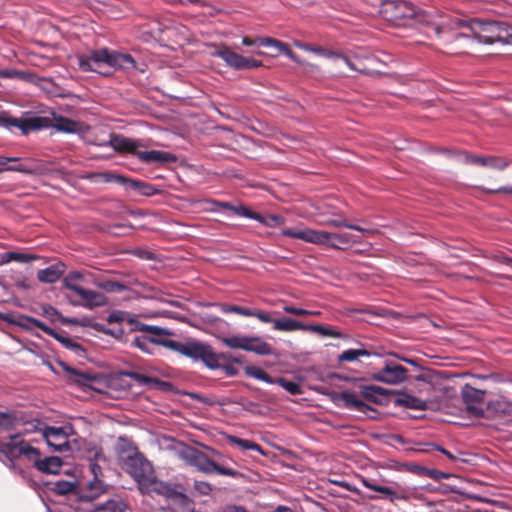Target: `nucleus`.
<instances>
[{
  "mask_svg": "<svg viewBox=\"0 0 512 512\" xmlns=\"http://www.w3.org/2000/svg\"><path fill=\"white\" fill-rule=\"evenodd\" d=\"M179 455L188 465L195 467L205 474H218L232 478L243 476L237 469L228 465L217 464L216 461L209 458L204 452L192 446H184L180 450Z\"/></svg>",
  "mask_w": 512,
  "mask_h": 512,
  "instance_id": "423d86ee",
  "label": "nucleus"
},
{
  "mask_svg": "<svg viewBox=\"0 0 512 512\" xmlns=\"http://www.w3.org/2000/svg\"><path fill=\"white\" fill-rule=\"evenodd\" d=\"M42 314L45 317H48L52 320L59 317L60 315L59 311L49 304H45L42 306Z\"/></svg>",
  "mask_w": 512,
  "mask_h": 512,
  "instance_id": "338daca9",
  "label": "nucleus"
},
{
  "mask_svg": "<svg viewBox=\"0 0 512 512\" xmlns=\"http://www.w3.org/2000/svg\"><path fill=\"white\" fill-rule=\"evenodd\" d=\"M485 390L472 387L465 384L461 389V397L465 403L467 410L474 416L480 417L484 415L482 404L484 402Z\"/></svg>",
  "mask_w": 512,
  "mask_h": 512,
  "instance_id": "4468645a",
  "label": "nucleus"
},
{
  "mask_svg": "<svg viewBox=\"0 0 512 512\" xmlns=\"http://www.w3.org/2000/svg\"><path fill=\"white\" fill-rule=\"evenodd\" d=\"M64 370L73 378L74 381L80 384H85L86 382L95 381L96 377L89 373H84L77 371L74 368H71L65 364H62Z\"/></svg>",
  "mask_w": 512,
  "mask_h": 512,
  "instance_id": "864d4df0",
  "label": "nucleus"
},
{
  "mask_svg": "<svg viewBox=\"0 0 512 512\" xmlns=\"http://www.w3.org/2000/svg\"><path fill=\"white\" fill-rule=\"evenodd\" d=\"M119 375L133 379L139 386H148L152 382V377L135 372L133 370H120Z\"/></svg>",
  "mask_w": 512,
  "mask_h": 512,
  "instance_id": "603ef678",
  "label": "nucleus"
},
{
  "mask_svg": "<svg viewBox=\"0 0 512 512\" xmlns=\"http://www.w3.org/2000/svg\"><path fill=\"white\" fill-rule=\"evenodd\" d=\"M371 355L373 353L366 349H348L339 354L337 359L339 362H353L360 356L370 357Z\"/></svg>",
  "mask_w": 512,
  "mask_h": 512,
  "instance_id": "49530a36",
  "label": "nucleus"
},
{
  "mask_svg": "<svg viewBox=\"0 0 512 512\" xmlns=\"http://www.w3.org/2000/svg\"><path fill=\"white\" fill-rule=\"evenodd\" d=\"M111 180L125 186L126 190L135 191L139 195L151 197L161 193V189L147 182L129 179L122 175H112Z\"/></svg>",
  "mask_w": 512,
  "mask_h": 512,
  "instance_id": "dca6fc26",
  "label": "nucleus"
},
{
  "mask_svg": "<svg viewBox=\"0 0 512 512\" xmlns=\"http://www.w3.org/2000/svg\"><path fill=\"white\" fill-rule=\"evenodd\" d=\"M131 347H136L146 354H153L151 340L148 333L144 335H128L125 340Z\"/></svg>",
  "mask_w": 512,
  "mask_h": 512,
  "instance_id": "c756f323",
  "label": "nucleus"
},
{
  "mask_svg": "<svg viewBox=\"0 0 512 512\" xmlns=\"http://www.w3.org/2000/svg\"><path fill=\"white\" fill-rule=\"evenodd\" d=\"M108 485L105 484L102 479L96 478L88 481L87 489L88 495L86 496L89 499H94L106 492Z\"/></svg>",
  "mask_w": 512,
  "mask_h": 512,
  "instance_id": "a18cd8bd",
  "label": "nucleus"
},
{
  "mask_svg": "<svg viewBox=\"0 0 512 512\" xmlns=\"http://www.w3.org/2000/svg\"><path fill=\"white\" fill-rule=\"evenodd\" d=\"M360 482L367 489L380 493V495H368L367 498L370 500H386L391 503L395 501H407L414 490L410 487H404L398 484H396L395 487L383 486L377 484L374 479L365 477H361Z\"/></svg>",
  "mask_w": 512,
  "mask_h": 512,
  "instance_id": "0eeeda50",
  "label": "nucleus"
},
{
  "mask_svg": "<svg viewBox=\"0 0 512 512\" xmlns=\"http://www.w3.org/2000/svg\"><path fill=\"white\" fill-rule=\"evenodd\" d=\"M129 324L131 325V331H140L149 334L153 350H155L156 345L161 346V342H165L167 336L172 334L171 331L162 327L147 325L138 321L129 320Z\"/></svg>",
  "mask_w": 512,
  "mask_h": 512,
  "instance_id": "f3484780",
  "label": "nucleus"
},
{
  "mask_svg": "<svg viewBox=\"0 0 512 512\" xmlns=\"http://www.w3.org/2000/svg\"><path fill=\"white\" fill-rule=\"evenodd\" d=\"M324 224L333 226V227H345L351 230H355L358 232L363 233L364 236L370 234L372 231L369 229H366L360 225L351 224L349 223L345 218H343L341 215H334V217L327 219Z\"/></svg>",
  "mask_w": 512,
  "mask_h": 512,
  "instance_id": "72a5a7b5",
  "label": "nucleus"
},
{
  "mask_svg": "<svg viewBox=\"0 0 512 512\" xmlns=\"http://www.w3.org/2000/svg\"><path fill=\"white\" fill-rule=\"evenodd\" d=\"M282 236L299 239L307 243L316 245H328L331 248L339 249V243L349 245L359 241L349 233H331L327 231L304 228L300 230L286 228L281 231Z\"/></svg>",
  "mask_w": 512,
  "mask_h": 512,
  "instance_id": "20e7f679",
  "label": "nucleus"
},
{
  "mask_svg": "<svg viewBox=\"0 0 512 512\" xmlns=\"http://www.w3.org/2000/svg\"><path fill=\"white\" fill-rule=\"evenodd\" d=\"M195 489L202 495H208L212 491V486L205 481H195Z\"/></svg>",
  "mask_w": 512,
  "mask_h": 512,
  "instance_id": "774afa93",
  "label": "nucleus"
},
{
  "mask_svg": "<svg viewBox=\"0 0 512 512\" xmlns=\"http://www.w3.org/2000/svg\"><path fill=\"white\" fill-rule=\"evenodd\" d=\"M263 44L265 45V47L276 48L279 51V53L285 55L295 63H301L300 58L289 48V46L286 43L273 38L264 40Z\"/></svg>",
  "mask_w": 512,
  "mask_h": 512,
  "instance_id": "4c0bfd02",
  "label": "nucleus"
},
{
  "mask_svg": "<svg viewBox=\"0 0 512 512\" xmlns=\"http://www.w3.org/2000/svg\"><path fill=\"white\" fill-rule=\"evenodd\" d=\"M109 145L118 152H126L136 155L137 158L146 164H164L176 161L175 155L167 151L149 150L139 151L142 146L140 141L124 137L122 135H114L109 140Z\"/></svg>",
  "mask_w": 512,
  "mask_h": 512,
  "instance_id": "39448f33",
  "label": "nucleus"
},
{
  "mask_svg": "<svg viewBox=\"0 0 512 512\" xmlns=\"http://www.w3.org/2000/svg\"><path fill=\"white\" fill-rule=\"evenodd\" d=\"M455 157L462 163L471 164L482 167H489L496 170H504L509 162L501 157L496 156H477L467 152H457Z\"/></svg>",
  "mask_w": 512,
  "mask_h": 512,
  "instance_id": "2eb2a0df",
  "label": "nucleus"
},
{
  "mask_svg": "<svg viewBox=\"0 0 512 512\" xmlns=\"http://www.w3.org/2000/svg\"><path fill=\"white\" fill-rule=\"evenodd\" d=\"M52 127L59 132L68 134H75L79 132V124L76 121L62 116L56 118V123L53 124Z\"/></svg>",
  "mask_w": 512,
  "mask_h": 512,
  "instance_id": "ea45409f",
  "label": "nucleus"
},
{
  "mask_svg": "<svg viewBox=\"0 0 512 512\" xmlns=\"http://www.w3.org/2000/svg\"><path fill=\"white\" fill-rule=\"evenodd\" d=\"M226 439L230 444H235V445L239 446L244 451L245 450H253V451H257L260 454H264L261 446L253 441H250L247 439H242V438H239L234 435H227Z\"/></svg>",
  "mask_w": 512,
  "mask_h": 512,
  "instance_id": "37998d69",
  "label": "nucleus"
},
{
  "mask_svg": "<svg viewBox=\"0 0 512 512\" xmlns=\"http://www.w3.org/2000/svg\"><path fill=\"white\" fill-rule=\"evenodd\" d=\"M74 489H75V483L71 482V481H66V480L56 481L54 483V488H53V490L60 495L68 494V493L74 491Z\"/></svg>",
  "mask_w": 512,
  "mask_h": 512,
  "instance_id": "4d7b16f0",
  "label": "nucleus"
},
{
  "mask_svg": "<svg viewBox=\"0 0 512 512\" xmlns=\"http://www.w3.org/2000/svg\"><path fill=\"white\" fill-rule=\"evenodd\" d=\"M232 313L239 314L246 317H256L263 323H270L271 321V312L264 310H252L247 307H242L238 305H233Z\"/></svg>",
  "mask_w": 512,
  "mask_h": 512,
  "instance_id": "473e14b6",
  "label": "nucleus"
},
{
  "mask_svg": "<svg viewBox=\"0 0 512 512\" xmlns=\"http://www.w3.org/2000/svg\"><path fill=\"white\" fill-rule=\"evenodd\" d=\"M73 431L71 426H47L43 431L48 446L55 451L65 452L70 450L69 433Z\"/></svg>",
  "mask_w": 512,
  "mask_h": 512,
  "instance_id": "f8f14e48",
  "label": "nucleus"
},
{
  "mask_svg": "<svg viewBox=\"0 0 512 512\" xmlns=\"http://www.w3.org/2000/svg\"><path fill=\"white\" fill-rule=\"evenodd\" d=\"M245 340H246V336L233 335V336L222 338V343L232 349L244 350Z\"/></svg>",
  "mask_w": 512,
  "mask_h": 512,
  "instance_id": "6e6d98bb",
  "label": "nucleus"
},
{
  "mask_svg": "<svg viewBox=\"0 0 512 512\" xmlns=\"http://www.w3.org/2000/svg\"><path fill=\"white\" fill-rule=\"evenodd\" d=\"M423 476H427L434 480L448 479L449 475L437 469H429L424 467Z\"/></svg>",
  "mask_w": 512,
  "mask_h": 512,
  "instance_id": "e2e57ef3",
  "label": "nucleus"
},
{
  "mask_svg": "<svg viewBox=\"0 0 512 512\" xmlns=\"http://www.w3.org/2000/svg\"><path fill=\"white\" fill-rule=\"evenodd\" d=\"M274 384L279 385L284 390L289 392L291 395H300L302 393V388L300 384L293 380H288L284 377H278L275 379Z\"/></svg>",
  "mask_w": 512,
  "mask_h": 512,
  "instance_id": "3c124183",
  "label": "nucleus"
},
{
  "mask_svg": "<svg viewBox=\"0 0 512 512\" xmlns=\"http://www.w3.org/2000/svg\"><path fill=\"white\" fill-rule=\"evenodd\" d=\"M295 45L296 47L304 50V51H308V52H312L314 54H317L319 56H322V57H325V58H328V59H333L334 56H336V52L335 51H332V50H327L325 48H322L320 46H313V45H310V44H303V43H300V42H295Z\"/></svg>",
  "mask_w": 512,
  "mask_h": 512,
  "instance_id": "8fccbe9b",
  "label": "nucleus"
},
{
  "mask_svg": "<svg viewBox=\"0 0 512 512\" xmlns=\"http://www.w3.org/2000/svg\"><path fill=\"white\" fill-rule=\"evenodd\" d=\"M381 16L395 26H412L426 23L427 15L420 8L405 0H386L380 8Z\"/></svg>",
  "mask_w": 512,
  "mask_h": 512,
  "instance_id": "7ed1b4c3",
  "label": "nucleus"
},
{
  "mask_svg": "<svg viewBox=\"0 0 512 512\" xmlns=\"http://www.w3.org/2000/svg\"><path fill=\"white\" fill-rule=\"evenodd\" d=\"M38 259L37 255L25 252H17V251H8L4 253H0V264L5 265L12 261L18 263H29Z\"/></svg>",
  "mask_w": 512,
  "mask_h": 512,
  "instance_id": "c85d7f7f",
  "label": "nucleus"
},
{
  "mask_svg": "<svg viewBox=\"0 0 512 512\" xmlns=\"http://www.w3.org/2000/svg\"><path fill=\"white\" fill-rule=\"evenodd\" d=\"M245 374L251 378L263 381L267 384H274L275 379L272 378L266 371L257 366H247Z\"/></svg>",
  "mask_w": 512,
  "mask_h": 512,
  "instance_id": "de8ad7c7",
  "label": "nucleus"
},
{
  "mask_svg": "<svg viewBox=\"0 0 512 512\" xmlns=\"http://www.w3.org/2000/svg\"><path fill=\"white\" fill-rule=\"evenodd\" d=\"M263 44L265 45V47L276 48L279 51V53L285 55L295 63H301L300 58L289 48V46L286 43L273 38L264 40Z\"/></svg>",
  "mask_w": 512,
  "mask_h": 512,
  "instance_id": "c9c22d12",
  "label": "nucleus"
},
{
  "mask_svg": "<svg viewBox=\"0 0 512 512\" xmlns=\"http://www.w3.org/2000/svg\"><path fill=\"white\" fill-rule=\"evenodd\" d=\"M333 59L342 60L346 64V66L352 71H355V72H358L361 74L370 75V76L375 74L374 71L366 69L358 59H352V58L344 55L343 53L336 52V56H334Z\"/></svg>",
  "mask_w": 512,
  "mask_h": 512,
  "instance_id": "f704fd0d",
  "label": "nucleus"
},
{
  "mask_svg": "<svg viewBox=\"0 0 512 512\" xmlns=\"http://www.w3.org/2000/svg\"><path fill=\"white\" fill-rule=\"evenodd\" d=\"M144 490L148 493L154 492L158 495L164 496L165 498L180 505H184L188 500L182 485L160 481L156 479L155 476L151 481H149V484Z\"/></svg>",
  "mask_w": 512,
  "mask_h": 512,
  "instance_id": "9d476101",
  "label": "nucleus"
},
{
  "mask_svg": "<svg viewBox=\"0 0 512 512\" xmlns=\"http://www.w3.org/2000/svg\"><path fill=\"white\" fill-rule=\"evenodd\" d=\"M66 265L59 261L50 265L45 269L37 272V279L42 283L53 284L56 283L65 273Z\"/></svg>",
  "mask_w": 512,
  "mask_h": 512,
  "instance_id": "aec40b11",
  "label": "nucleus"
},
{
  "mask_svg": "<svg viewBox=\"0 0 512 512\" xmlns=\"http://www.w3.org/2000/svg\"><path fill=\"white\" fill-rule=\"evenodd\" d=\"M47 335L53 337L58 342H60L65 348L71 350L75 355L79 357H83L86 354V350L83 348V346L74 340H72L70 337L63 335L60 332H57L55 329L51 328L50 333H46Z\"/></svg>",
  "mask_w": 512,
  "mask_h": 512,
  "instance_id": "393cba45",
  "label": "nucleus"
},
{
  "mask_svg": "<svg viewBox=\"0 0 512 512\" xmlns=\"http://www.w3.org/2000/svg\"><path fill=\"white\" fill-rule=\"evenodd\" d=\"M89 470L93 475V479L96 478H102V467L100 463H106V457L103 453V450L101 447L95 446L90 452H89Z\"/></svg>",
  "mask_w": 512,
  "mask_h": 512,
  "instance_id": "b1692460",
  "label": "nucleus"
},
{
  "mask_svg": "<svg viewBox=\"0 0 512 512\" xmlns=\"http://www.w3.org/2000/svg\"><path fill=\"white\" fill-rule=\"evenodd\" d=\"M266 39H272L271 37H256L254 39L250 38V37H243L242 38V44L244 46H249V47H265V45L263 44L264 43V40Z\"/></svg>",
  "mask_w": 512,
  "mask_h": 512,
  "instance_id": "680f3d73",
  "label": "nucleus"
},
{
  "mask_svg": "<svg viewBox=\"0 0 512 512\" xmlns=\"http://www.w3.org/2000/svg\"><path fill=\"white\" fill-rule=\"evenodd\" d=\"M271 324H273V329L277 331H284V332H293L297 330H304L306 329V324H303L297 320H294L292 318L288 317H281L278 319H274L271 316Z\"/></svg>",
  "mask_w": 512,
  "mask_h": 512,
  "instance_id": "bb28decb",
  "label": "nucleus"
},
{
  "mask_svg": "<svg viewBox=\"0 0 512 512\" xmlns=\"http://www.w3.org/2000/svg\"><path fill=\"white\" fill-rule=\"evenodd\" d=\"M329 395L334 402L341 400L343 406L347 409H353L363 414H366L368 411H373L372 407L359 399L354 392L343 391L339 395L336 393Z\"/></svg>",
  "mask_w": 512,
  "mask_h": 512,
  "instance_id": "a211bd4d",
  "label": "nucleus"
},
{
  "mask_svg": "<svg viewBox=\"0 0 512 512\" xmlns=\"http://www.w3.org/2000/svg\"><path fill=\"white\" fill-rule=\"evenodd\" d=\"M255 221L269 228H276L285 224L286 219L279 214L262 215L256 212Z\"/></svg>",
  "mask_w": 512,
  "mask_h": 512,
  "instance_id": "58836bf2",
  "label": "nucleus"
},
{
  "mask_svg": "<svg viewBox=\"0 0 512 512\" xmlns=\"http://www.w3.org/2000/svg\"><path fill=\"white\" fill-rule=\"evenodd\" d=\"M183 344L184 343H182V342H179V341H176L173 339H168V338L165 342H161V346L168 348L172 351L178 352L180 354L182 353Z\"/></svg>",
  "mask_w": 512,
  "mask_h": 512,
  "instance_id": "69168bd1",
  "label": "nucleus"
},
{
  "mask_svg": "<svg viewBox=\"0 0 512 512\" xmlns=\"http://www.w3.org/2000/svg\"><path fill=\"white\" fill-rule=\"evenodd\" d=\"M360 392L364 398L377 402V396L384 395L386 390L376 385H363L360 387Z\"/></svg>",
  "mask_w": 512,
  "mask_h": 512,
  "instance_id": "5fc2aeb1",
  "label": "nucleus"
},
{
  "mask_svg": "<svg viewBox=\"0 0 512 512\" xmlns=\"http://www.w3.org/2000/svg\"><path fill=\"white\" fill-rule=\"evenodd\" d=\"M16 322L21 323V325H17L18 327L24 328L26 330H32L33 327H36L43 331L45 334L51 332V327L42 322L41 320L27 316L24 314H17Z\"/></svg>",
  "mask_w": 512,
  "mask_h": 512,
  "instance_id": "7c9ffc66",
  "label": "nucleus"
},
{
  "mask_svg": "<svg viewBox=\"0 0 512 512\" xmlns=\"http://www.w3.org/2000/svg\"><path fill=\"white\" fill-rule=\"evenodd\" d=\"M209 450L211 451L212 455L218 460V462H216L217 464H224L228 466H230V464L236 465V462L231 457L223 455L222 453L213 448H209Z\"/></svg>",
  "mask_w": 512,
  "mask_h": 512,
  "instance_id": "0e129e2a",
  "label": "nucleus"
},
{
  "mask_svg": "<svg viewBox=\"0 0 512 512\" xmlns=\"http://www.w3.org/2000/svg\"><path fill=\"white\" fill-rule=\"evenodd\" d=\"M394 405L414 410H425L427 402L408 393L400 392L394 399Z\"/></svg>",
  "mask_w": 512,
  "mask_h": 512,
  "instance_id": "4be33fe9",
  "label": "nucleus"
},
{
  "mask_svg": "<svg viewBox=\"0 0 512 512\" xmlns=\"http://www.w3.org/2000/svg\"><path fill=\"white\" fill-rule=\"evenodd\" d=\"M408 370L394 362L386 361L385 366L373 374V379L390 385L402 383L407 378Z\"/></svg>",
  "mask_w": 512,
  "mask_h": 512,
  "instance_id": "ddd939ff",
  "label": "nucleus"
},
{
  "mask_svg": "<svg viewBox=\"0 0 512 512\" xmlns=\"http://www.w3.org/2000/svg\"><path fill=\"white\" fill-rule=\"evenodd\" d=\"M233 213L238 216L245 217V218L252 219V220H255V216H256V212L251 211L244 205H234Z\"/></svg>",
  "mask_w": 512,
  "mask_h": 512,
  "instance_id": "052dcab7",
  "label": "nucleus"
},
{
  "mask_svg": "<svg viewBox=\"0 0 512 512\" xmlns=\"http://www.w3.org/2000/svg\"><path fill=\"white\" fill-rule=\"evenodd\" d=\"M63 462L61 458L57 456H48L40 458L35 462V468L42 473L46 474H59L62 468Z\"/></svg>",
  "mask_w": 512,
  "mask_h": 512,
  "instance_id": "5701e85b",
  "label": "nucleus"
},
{
  "mask_svg": "<svg viewBox=\"0 0 512 512\" xmlns=\"http://www.w3.org/2000/svg\"><path fill=\"white\" fill-rule=\"evenodd\" d=\"M208 346V344L202 342L188 341L183 344L181 354L193 359L194 361H201Z\"/></svg>",
  "mask_w": 512,
  "mask_h": 512,
  "instance_id": "cd10ccee",
  "label": "nucleus"
},
{
  "mask_svg": "<svg viewBox=\"0 0 512 512\" xmlns=\"http://www.w3.org/2000/svg\"><path fill=\"white\" fill-rule=\"evenodd\" d=\"M76 294L84 300V305L89 308L100 307L106 303L105 295L94 290L81 287Z\"/></svg>",
  "mask_w": 512,
  "mask_h": 512,
  "instance_id": "a878e982",
  "label": "nucleus"
},
{
  "mask_svg": "<svg viewBox=\"0 0 512 512\" xmlns=\"http://www.w3.org/2000/svg\"><path fill=\"white\" fill-rule=\"evenodd\" d=\"M149 388H156L158 390L164 391V392H173L174 391V385L173 383L169 381H164L155 377H152V382L149 385Z\"/></svg>",
  "mask_w": 512,
  "mask_h": 512,
  "instance_id": "13d9d810",
  "label": "nucleus"
},
{
  "mask_svg": "<svg viewBox=\"0 0 512 512\" xmlns=\"http://www.w3.org/2000/svg\"><path fill=\"white\" fill-rule=\"evenodd\" d=\"M398 470L410 472V473L418 475V476H423L424 466H421L419 464L412 463V462H406V463L400 464Z\"/></svg>",
  "mask_w": 512,
  "mask_h": 512,
  "instance_id": "bf43d9fd",
  "label": "nucleus"
},
{
  "mask_svg": "<svg viewBox=\"0 0 512 512\" xmlns=\"http://www.w3.org/2000/svg\"><path fill=\"white\" fill-rule=\"evenodd\" d=\"M305 331L318 333L323 337L342 338L343 334L330 326L321 324H306Z\"/></svg>",
  "mask_w": 512,
  "mask_h": 512,
  "instance_id": "79ce46f5",
  "label": "nucleus"
},
{
  "mask_svg": "<svg viewBox=\"0 0 512 512\" xmlns=\"http://www.w3.org/2000/svg\"><path fill=\"white\" fill-rule=\"evenodd\" d=\"M244 351L267 356L272 354V347L259 336H246Z\"/></svg>",
  "mask_w": 512,
  "mask_h": 512,
  "instance_id": "412c9836",
  "label": "nucleus"
},
{
  "mask_svg": "<svg viewBox=\"0 0 512 512\" xmlns=\"http://www.w3.org/2000/svg\"><path fill=\"white\" fill-rule=\"evenodd\" d=\"M212 55L222 59L228 67L234 70H251L263 66L262 61L251 57H245L234 52L227 46H221L216 49Z\"/></svg>",
  "mask_w": 512,
  "mask_h": 512,
  "instance_id": "6e6552de",
  "label": "nucleus"
},
{
  "mask_svg": "<svg viewBox=\"0 0 512 512\" xmlns=\"http://www.w3.org/2000/svg\"><path fill=\"white\" fill-rule=\"evenodd\" d=\"M219 360L220 356L216 354L213 351L212 347L209 345L205 353L203 354L201 361L205 364L207 368L211 370H218L221 367Z\"/></svg>",
  "mask_w": 512,
  "mask_h": 512,
  "instance_id": "09e8293b",
  "label": "nucleus"
},
{
  "mask_svg": "<svg viewBox=\"0 0 512 512\" xmlns=\"http://www.w3.org/2000/svg\"><path fill=\"white\" fill-rule=\"evenodd\" d=\"M0 127H4L11 132L17 128L21 130L23 135H27L30 131L49 127V119L40 116L14 118L7 115H0Z\"/></svg>",
  "mask_w": 512,
  "mask_h": 512,
  "instance_id": "1a4fd4ad",
  "label": "nucleus"
},
{
  "mask_svg": "<svg viewBox=\"0 0 512 512\" xmlns=\"http://www.w3.org/2000/svg\"><path fill=\"white\" fill-rule=\"evenodd\" d=\"M78 67L82 72H95L103 76L111 74V69L125 71L140 70L136 60L127 53H121L108 48L91 50L77 56Z\"/></svg>",
  "mask_w": 512,
  "mask_h": 512,
  "instance_id": "f257e3e1",
  "label": "nucleus"
},
{
  "mask_svg": "<svg viewBox=\"0 0 512 512\" xmlns=\"http://www.w3.org/2000/svg\"><path fill=\"white\" fill-rule=\"evenodd\" d=\"M7 448L9 450L10 459H12V457L16 455V452H18L19 455L25 456L27 460L33 462L34 465L35 462L37 460H40L41 458L40 451L24 440H21L19 442H8Z\"/></svg>",
  "mask_w": 512,
  "mask_h": 512,
  "instance_id": "6ab92c4d",
  "label": "nucleus"
},
{
  "mask_svg": "<svg viewBox=\"0 0 512 512\" xmlns=\"http://www.w3.org/2000/svg\"><path fill=\"white\" fill-rule=\"evenodd\" d=\"M84 280V274L80 271H70L64 278H63V286L73 292H77L81 286L79 285L80 282Z\"/></svg>",
  "mask_w": 512,
  "mask_h": 512,
  "instance_id": "a19ab883",
  "label": "nucleus"
},
{
  "mask_svg": "<svg viewBox=\"0 0 512 512\" xmlns=\"http://www.w3.org/2000/svg\"><path fill=\"white\" fill-rule=\"evenodd\" d=\"M21 160L20 157H6L3 155H0V173L4 171H14V172H20L24 174H34V169L24 165V164H18L17 167H8V164L19 162Z\"/></svg>",
  "mask_w": 512,
  "mask_h": 512,
  "instance_id": "2f4dec72",
  "label": "nucleus"
},
{
  "mask_svg": "<svg viewBox=\"0 0 512 512\" xmlns=\"http://www.w3.org/2000/svg\"><path fill=\"white\" fill-rule=\"evenodd\" d=\"M126 471L136 480L141 489H145L152 475L151 464L141 455L128 456L125 460Z\"/></svg>",
  "mask_w": 512,
  "mask_h": 512,
  "instance_id": "9b49d317",
  "label": "nucleus"
},
{
  "mask_svg": "<svg viewBox=\"0 0 512 512\" xmlns=\"http://www.w3.org/2000/svg\"><path fill=\"white\" fill-rule=\"evenodd\" d=\"M458 26L467 28L470 31V35L455 33V40L472 37L477 42L483 44H493L495 42L509 44V39H512V27L505 21L468 18L458 20Z\"/></svg>",
  "mask_w": 512,
  "mask_h": 512,
  "instance_id": "f03ea898",
  "label": "nucleus"
},
{
  "mask_svg": "<svg viewBox=\"0 0 512 512\" xmlns=\"http://www.w3.org/2000/svg\"><path fill=\"white\" fill-rule=\"evenodd\" d=\"M263 44L265 45V47L276 48L279 51V53L285 55L295 63H301L300 58L289 48V46L286 43L273 38L264 40Z\"/></svg>",
  "mask_w": 512,
  "mask_h": 512,
  "instance_id": "e433bc0d",
  "label": "nucleus"
},
{
  "mask_svg": "<svg viewBox=\"0 0 512 512\" xmlns=\"http://www.w3.org/2000/svg\"><path fill=\"white\" fill-rule=\"evenodd\" d=\"M18 417L15 411H0V429L12 430L18 424Z\"/></svg>",
  "mask_w": 512,
  "mask_h": 512,
  "instance_id": "c03bdc74",
  "label": "nucleus"
}]
</instances>
